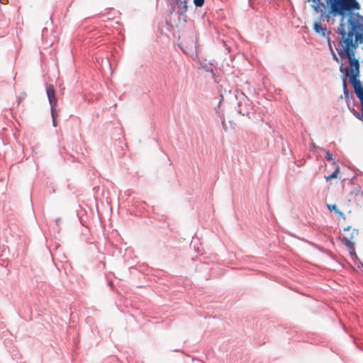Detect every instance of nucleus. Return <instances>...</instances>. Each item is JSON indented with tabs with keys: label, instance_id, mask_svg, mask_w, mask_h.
I'll list each match as a JSON object with an SVG mask.
<instances>
[{
	"label": "nucleus",
	"instance_id": "obj_1",
	"mask_svg": "<svg viewBox=\"0 0 363 363\" xmlns=\"http://www.w3.org/2000/svg\"><path fill=\"white\" fill-rule=\"evenodd\" d=\"M348 24L350 26V29L348 33L346 32L345 24L340 22L337 28L338 33L342 36V38L338 42V45L342 46V48L336 49L340 57L342 60L347 59L350 63L349 67H343V64L340 66V71L344 77H350L359 74V62L355 57L356 49L357 44L353 40L357 30H360V24L357 19L350 16L347 20Z\"/></svg>",
	"mask_w": 363,
	"mask_h": 363
},
{
	"label": "nucleus",
	"instance_id": "obj_2",
	"mask_svg": "<svg viewBox=\"0 0 363 363\" xmlns=\"http://www.w3.org/2000/svg\"><path fill=\"white\" fill-rule=\"evenodd\" d=\"M326 3V6L320 1L321 5L317 9L314 6L316 3L312 2L311 7L312 9L317 13H320V17L328 19L330 16L336 17L340 16L341 20L340 22L343 23L344 18L345 16H352L353 18L357 17L359 19L363 20V16H361L359 13H354V10H359L360 5L356 0H344L345 4V9L343 11L340 13H335L331 11L332 6L331 4L328 3V0H325Z\"/></svg>",
	"mask_w": 363,
	"mask_h": 363
},
{
	"label": "nucleus",
	"instance_id": "obj_3",
	"mask_svg": "<svg viewBox=\"0 0 363 363\" xmlns=\"http://www.w3.org/2000/svg\"><path fill=\"white\" fill-rule=\"evenodd\" d=\"M235 99L238 101L237 111L242 116H247L251 108V103L247 96L242 91H237L235 93Z\"/></svg>",
	"mask_w": 363,
	"mask_h": 363
},
{
	"label": "nucleus",
	"instance_id": "obj_4",
	"mask_svg": "<svg viewBox=\"0 0 363 363\" xmlns=\"http://www.w3.org/2000/svg\"><path fill=\"white\" fill-rule=\"evenodd\" d=\"M190 44L185 45L184 43L182 42L179 46L182 51L192 59L197 57V45L196 42L192 38L189 40Z\"/></svg>",
	"mask_w": 363,
	"mask_h": 363
},
{
	"label": "nucleus",
	"instance_id": "obj_5",
	"mask_svg": "<svg viewBox=\"0 0 363 363\" xmlns=\"http://www.w3.org/2000/svg\"><path fill=\"white\" fill-rule=\"evenodd\" d=\"M308 1L315 2V3L317 2V4H315V5H314V6L315 7L316 9L320 7V5H321L320 0H308ZM328 3L331 4V6H332L331 11H333V12H335V13H338L340 12L343 11L345 9L344 0H328Z\"/></svg>",
	"mask_w": 363,
	"mask_h": 363
},
{
	"label": "nucleus",
	"instance_id": "obj_6",
	"mask_svg": "<svg viewBox=\"0 0 363 363\" xmlns=\"http://www.w3.org/2000/svg\"><path fill=\"white\" fill-rule=\"evenodd\" d=\"M172 9L181 15H184L187 11L186 0H170Z\"/></svg>",
	"mask_w": 363,
	"mask_h": 363
},
{
	"label": "nucleus",
	"instance_id": "obj_7",
	"mask_svg": "<svg viewBox=\"0 0 363 363\" xmlns=\"http://www.w3.org/2000/svg\"><path fill=\"white\" fill-rule=\"evenodd\" d=\"M46 93L48 98V101L50 105V109H56L57 104V99L55 95V91L52 84H47Z\"/></svg>",
	"mask_w": 363,
	"mask_h": 363
},
{
	"label": "nucleus",
	"instance_id": "obj_8",
	"mask_svg": "<svg viewBox=\"0 0 363 363\" xmlns=\"http://www.w3.org/2000/svg\"><path fill=\"white\" fill-rule=\"evenodd\" d=\"M313 29L315 33L319 34L323 38H327L331 33L330 30L327 29L326 27L323 28L321 26V23L320 21H315L313 24Z\"/></svg>",
	"mask_w": 363,
	"mask_h": 363
},
{
	"label": "nucleus",
	"instance_id": "obj_9",
	"mask_svg": "<svg viewBox=\"0 0 363 363\" xmlns=\"http://www.w3.org/2000/svg\"><path fill=\"white\" fill-rule=\"evenodd\" d=\"M342 86H343V94H344L345 100L352 99V94L350 93L345 79H343Z\"/></svg>",
	"mask_w": 363,
	"mask_h": 363
},
{
	"label": "nucleus",
	"instance_id": "obj_10",
	"mask_svg": "<svg viewBox=\"0 0 363 363\" xmlns=\"http://www.w3.org/2000/svg\"><path fill=\"white\" fill-rule=\"evenodd\" d=\"M328 208L330 211H333L335 212V213L338 214L341 217H344V213L337 208L335 204H328Z\"/></svg>",
	"mask_w": 363,
	"mask_h": 363
},
{
	"label": "nucleus",
	"instance_id": "obj_11",
	"mask_svg": "<svg viewBox=\"0 0 363 363\" xmlns=\"http://www.w3.org/2000/svg\"><path fill=\"white\" fill-rule=\"evenodd\" d=\"M340 173V168L339 167H337L335 171L330 174L329 176L326 177L325 179L327 181H329L332 179H335L337 177L338 174Z\"/></svg>",
	"mask_w": 363,
	"mask_h": 363
},
{
	"label": "nucleus",
	"instance_id": "obj_12",
	"mask_svg": "<svg viewBox=\"0 0 363 363\" xmlns=\"http://www.w3.org/2000/svg\"><path fill=\"white\" fill-rule=\"evenodd\" d=\"M51 111V116H52V125L54 127H56L57 126V110L56 109H50Z\"/></svg>",
	"mask_w": 363,
	"mask_h": 363
},
{
	"label": "nucleus",
	"instance_id": "obj_13",
	"mask_svg": "<svg viewBox=\"0 0 363 363\" xmlns=\"http://www.w3.org/2000/svg\"><path fill=\"white\" fill-rule=\"evenodd\" d=\"M359 30H357V33H355L354 34V37H355V41L357 43V44L359 43H363V34L361 33H359Z\"/></svg>",
	"mask_w": 363,
	"mask_h": 363
},
{
	"label": "nucleus",
	"instance_id": "obj_14",
	"mask_svg": "<svg viewBox=\"0 0 363 363\" xmlns=\"http://www.w3.org/2000/svg\"><path fill=\"white\" fill-rule=\"evenodd\" d=\"M205 0H194V4L196 7H201L204 4Z\"/></svg>",
	"mask_w": 363,
	"mask_h": 363
},
{
	"label": "nucleus",
	"instance_id": "obj_15",
	"mask_svg": "<svg viewBox=\"0 0 363 363\" xmlns=\"http://www.w3.org/2000/svg\"><path fill=\"white\" fill-rule=\"evenodd\" d=\"M323 150L326 154V157H325L326 160L328 161H332L333 160V155L330 152V151L329 150H323Z\"/></svg>",
	"mask_w": 363,
	"mask_h": 363
},
{
	"label": "nucleus",
	"instance_id": "obj_16",
	"mask_svg": "<svg viewBox=\"0 0 363 363\" xmlns=\"http://www.w3.org/2000/svg\"><path fill=\"white\" fill-rule=\"evenodd\" d=\"M345 245L350 248V249H354V243L351 242L350 240L345 238Z\"/></svg>",
	"mask_w": 363,
	"mask_h": 363
},
{
	"label": "nucleus",
	"instance_id": "obj_17",
	"mask_svg": "<svg viewBox=\"0 0 363 363\" xmlns=\"http://www.w3.org/2000/svg\"><path fill=\"white\" fill-rule=\"evenodd\" d=\"M325 38L327 40V42H328V47H329V49H330V52H334V50L333 49V46H332V41H331L330 37L328 36Z\"/></svg>",
	"mask_w": 363,
	"mask_h": 363
},
{
	"label": "nucleus",
	"instance_id": "obj_18",
	"mask_svg": "<svg viewBox=\"0 0 363 363\" xmlns=\"http://www.w3.org/2000/svg\"><path fill=\"white\" fill-rule=\"evenodd\" d=\"M332 55H333V60L336 61V62H339V58L337 57L336 54L335 53V52H331Z\"/></svg>",
	"mask_w": 363,
	"mask_h": 363
},
{
	"label": "nucleus",
	"instance_id": "obj_19",
	"mask_svg": "<svg viewBox=\"0 0 363 363\" xmlns=\"http://www.w3.org/2000/svg\"><path fill=\"white\" fill-rule=\"evenodd\" d=\"M311 145V147H312L314 150H321L319 147H318L317 145H315V144L313 142H312Z\"/></svg>",
	"mask_w": 363,
	"mask_h": 363
},
{
	"label": "nucleus",
	"instance_id": "obj_20",
	"mask_svg": "<svg viewBox=\"0 0 363 363\" xmlns=\"http://www.w3.org/2000/svg\"><path fill=\"white\" fill-rule=\"evenodd\" d=\"M55 223H56L57 225H59V223H60V218H57L55 220Z\"/></svg>",
	"mask_w": 363,
	"mask_h": 363
},
{
	"label": "nucleus",
	"instance_id": "obj_21",
	"mask_svg": "<svg viewBox=\"0 0 363 363\" xmlns=\"http://www.w3.org/2000/svg\"><path fill=\"white\" fill-rule=\"evenodd\" d=\"M351 254L354 255V257L355 259H358L357 256V255H356V253L354 252H352Z\"/></svg>",
	"mask_w": 363,
	"mask_h": 363
},
{
	"label": "nucleus",
	"instance_id": "obj_22",
	"mask_svg": "<svg viewBox=\"0 0 363 363\" xmlns=\"http://www.w3.org/2000/svg\"><path fill=\"white\" fill-rule=\"evenodd\" d=\"M362 267L363 268V263L362 262H359V264L358 265V267L359 268Z\"/></svg>",
	"mask_w": 363,
	"mask_h": 363
},
{
	"label": "nucleus",
	"instance_id": "obj_23",
	"mask_svg": "<svg viewBox=\"0 0 363 363\" xmlns=\"http://www.w3.org/2000/svg\"><path fill=\"white\" fill-rule=\"evenodd\" d=\"M206 72H213V69H206Z\"/></svg>",
	"mask_w": 363,
	"mask_h": 363
},
{
	"label": "nucleus",
	"instance_id": "obj_24",
	"mask_svg": "<svg viewBox=\"0 0 363 363\" xmlns=\"http://www.w3.org/2000/svg\"><path fill=\"white\" fill-rule=\"evenodd\" d=\"M360 26H361L360 29L362 30V33L363 34V24L360 25Z\"/></svg>",
	"mask_w": 363,
	"mask_h": 363
},
{
	"label": "nucleus",
	"instance_id": "obj_25",
	"mask_svg": "<svg viewBox=\"0 0 363 363\" xmlns=\"http://www.w3.org/2000/svg\"><path fill=\"white\" fill-rule=\"evenodd\" d=\"M222 125H223V128H225V121H222Z\"/></svg>",
	"mask_w": 363,
	"mask_h": 363
},
{
	"label": "nucleus",
	"instance_id": "obj_26",
	"mask_svg": "<svg viewBox=\"0 0 363 363\" xmlns=\"http://www.w3.org/2000/svg\"><path fill=\"white\" fill-rule=\"evenodd\" d=\"M350 229V227H347V228H345V230H348Z\"/></svg>",
	"mask_w": 363,
	"mask_h": 363
}]
</instances>
